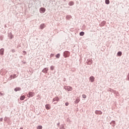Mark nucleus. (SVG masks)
I'll return each instance as SVG.
<instances>
[{"mask_svg": "<svg viewBox=\"0 0 129 129\" xmlns=\"http://www.w3.org/2000/svg\"><path fill=\"white\" fill-rule=\"evenodd\" d=\"M65 105H66V106H68V105H69V103H68V102H66Z\"/></svg>", "mask_w": 129, "mask_h": 129, "instance_id": "4be33fe9", "label": "nucleus"}, {"mask_svg": "<svg viewBox=\"0 0 129 129\" xmlns=\"http://www.w3.org/2000/svg\"><path fill=\"white\" fill-rule=\"evenodd\" d=\"M4 52H5V49L4 48H1L0 49V54L1 55H4Z\"/></svg>", "mask_w": 129, "mask_h": 129, "instance_id": "20e7f679", "label": "nucleus"}, {"mask_svg": "<svg viewBox=\"0 0 129 129\" xmlns=\"http://www.w3.org/2000/svg\"><path fill=\"white\" fill-rule=\"evenodd\" d=\"M40 28V29H41V30H42V29H44V28H45V24H41Z\"/></svg>", "mask_w": 129, "mask_h": 129, "instance_id": "0eeeda50", "label": "nucleus"}, {"mask_svg": "<svg viewBox=\"0 0 129 129\" xmlns=\"http://www.w3.org/2000/svg\"><path fill=\"white\" fill-rule=\"evenodd\" d=\"M47 71H48V69H47V68L44 69L42 71V72H43L45 73H47Z\"/></svg>", "mask_w": 129, "mask_h": 129, "instance_id": "4468645a", "label": "nucleus"}, {"mask_svg": "<svg viewBox=\"0 0 129 129\" xmlns=\"http://www.w3.org/2000/svg\"><path fill=\"white\" fill-rule=\"evenodd\" d=\"M51 55H53V54H51Z\"/></svg>", "mask_w": 129, "mask_h": 129, "instance_id": "bb28decb", "label": "nucleus"}, {"mask_svg": "<svg viewBox=\"0 0 129 129\" xmlns=\"http://www.w3.org/2000/svg\"><path fill=\"white\" fill-rule=\"evenodd\" d=\"M127 79H128V80H129V74L127 76Z\"/></svg>", "mask_w": 129, "mask_h": 129, "instance_id": "b1692460", "label": "nucleus"}, {"mask_svg": "<svg viewBox=\"0 0 129 129\" xmlns=\"http://www.w3.org/2000/svg\"><path fill=\"white\" fill-rule=\"evenodd\" d=\"M56 57L57 58H60V54L58 53L57 54H56Z\"/></svg>", "mask_w": 129, "mask_h": 129, "instance_id": "aec40b11", "label": "nucleus"}, {"mask_svg": "<svg viewBox=\"0 0 129 129\" xmlns=\"http://www.w3.org/2000/svg\"><path fill=\"white\" fill-rule=\"evenodd\" d=\"M45 108L47 110H49V109H51V106H50V104H47L45 105Z\"/></svg>", "mask_w": 129, "mask_h": 129, "instance_id": "7ed1b4c3", "label": "nucleus"}, {"mask_svg": "<svg viewBox=\"0 0 129 129\" xmlns=\"http://www.w3.org/2000/svg\"><path fill=\"white\" fill-rule=\"evenodd\" d=\"M50 69H51V70H54V66H51L50 67Z\"/></svg>", "mask_w": 129, "mask_h": 129, "instance_id": "5701e85b", "label": "nucleus"}, {"mask_svg": "<svg viewBox=\"0 0 129 129\" xmlns=\"http://www.w3.org/2000/svg\"><path fill=\"white\" fill-rule=\"evenodd\" d=\"M23 53H26V51H23Z\"/></svg>", "mask_w": 129, "mask_h": 129, "instance_id": "a878e982", "label": "nucleus"}, {"mask_svg": "<svg viewBox=\"0 0 129 129\" xmlns=\"http://www.w3.org/2000/svg\"><path fill=\"white\" fill-rule=\"evenodd\" d=\"M69 6H73V5H74V2H71L69 3Z\"/></svg>", "mask_w": 129, "mask_h": 129, "instance_id": "2eb2a0df", "label": "nucleus"}, {"mask_svg": "<svg viewBox=\"0 0 129 129\" xmlns=\"http://www.w3.org/2000/svg\"><path fill=\"white\" fill-rule=\"evenodd\" d=\"M105 4L106 5H109V0H105Z\"/></svg>", "mask_w": 129, "mask_h": 129, "instance_id": "dca6fc26", "label": "nucleus"}, {"mask_svg": "<svg viewBox=\"0 0 129 129\" xmlns=\"http://www.w3.org/2000/svg\"><path fill=\"white\" fill-rule=\"evenodd\" d=\"M15 91H20L21 90V88H16L14 89Z\"/></svg>", "mask_w": 129, "mask_h": 129, "instance_id": "ddd939ff", "label": "nucleus"}, {"mask_svg": "<svg viewBox=\"0 0 129 129\" xmlns=\"http://www.w3.org/2000/svg\"><path fill=\"white\" fill-rule=\"evenodd\" d=\"M45 12H46V9L44 8H41L40 9V13H41V14H44Z\"/></svg>", "mask_w": 129, "mask_h": 129, "instance_id": "f03ea898", "label": "nucleus"}, {"mask_svg": "<svg viewBox=\"0 0 129 129\" xmlns=\"http://www.w3.org/2000/svg\"><path fill=\"white\" fill-rule=\"evenodd\" d=\"M70 55V52L69 51H66L64 52V56L65 58H67V57H69Z\"/></svg>", "mask_w": 129, "mask_h": 129, "instance_id": "f257e3e1", "label": "nucleus"}, {"mask_svg": "<svg viewBox=\"0 0 129 129\" xmlns=\"http://www.w3.org/2000/svg\"><path fill=\"white\" fill-rule=\"evenodd\" d=\"M16 78L15 75L13 76V79Z\"/></svg>", "mask_w": 129, "mask_h": 129, "instance_id": "393cba45", "label": "nucleus"}, {"mask_svg": "<svg viewBox=\"0 0 129 129\" xmlns=\"http://www.w3.org/2000/svg\"><path fill=\"white\" fill-rule=\"evenodd\" d=\"M29 95L30 97H32V96H34V93L30 92Z\"/></svg>", "mask_w": 129, "mask_h": 129, "instance_id": "9d476101", "label": "nucleus"}, {"mask_svg": "<svg viewBox=\"0 0 129 129\" xmlns=\"http://www.w3.org/2000/svg\"><path fill=\"white\" fill-rule=\"evenodd\" d=\"M53 101H59V98L58 97H56L53 99Z\"/></svg>", "mask_w": 129, "mask_h": 129, "instance_id": "423d86ee", "label": "nucleus"}, {"mask_svg": "<svg viewBox=\"0 0 129 129\" xmlns=\"http://www.w3.org/2000/svg\"><path fill=\"white\" fill-rule=\"evenodd\" d=\"M90 80L91 82H93V81H94V77H91L90 78Z\"/></svg>", "mask_w": 129, "mask_h": 129, "instance_id": "1a4fd4ad", "label": "nucleus"}, {"mask_svg": "<svg viewBox=\"0 0 129 129\" xmlns=\"http://www.w3.org/2000/svg\"><path fill=\"white\" fill-rule=\"evenodd\" d=\"M96 114H102V112L101 111H95Z\"/></svg>", "mask_w": 129, "mask_h": 129, "instance_id": "39448f33", "label": "nucleus"}, {"mask_svg": "<svg viewBox=\"0 0 129 129\" xmlns=\"http://www.w3.org/2000/svg\"><path fill=\"white\" fill-rule=\"evenodd\" d=\"M72 89H73V88L71 87H68V88H67V90L68 91H72Z\"/></svg>", "mask_w": 129, "mask_h": 129, "instance_id": "6e6552de", "label": "nucleus"}, {"mask_svg": "<svg viewBox=\"0 0 129 129\" xmlns=\"http://www.w3.org/2000/svg\"><path fill=\"white\" fill-rule=\"evenodd\" d=\"M37 129H42V125H39V126H37Z\"/></svg>", "mask_w": 129, "mask_h": 129, "instance_id": "6ab92c4d", "label": "nucleus"}, {"mask_svg": "<svg viewBox=\"0 0 129 129\" xmlns=\"http://www.w3.org/2000/svg\"><path fill=\"white\" fill-rule=\"evenodd\" d=\"M79 101H80V99H77L75 101L76 103H78V102H79Z\"/></svg>", "mask_w": 129, "mask_h": 129, "instance_id": "f3484780", "label": "nucleus"}, {"mask_svg": "<svg viewBox=\"0 0 129 129\" xmlns=\"http://www.w3.org/2000/svg\"><path fill=\"white\" fill-rule=\"evenodd\" d=\"M122 54V53L121 52V51H119L117 53V56H121Z\"/></svg>", "mask_w": 129, "mask_h": 129, "instance_id": "f8f14e48", "label": "nucleus"}, {"mask_svg": "<svg viewBox=\"0 0 129 129\" xmlns=\"http://www.w3.org/2000/svg\"><path fill=\"white\" fill-rule=\"evenodd\" d=\"M80 35L81 36H84V32H81L80 33Z\"/></svg>", "mask_w": 129, "mask_h": 129, "instance_id": "a211bd4d", "label": "nucleus"}, {"mask_svg": "<svg viewBox=\"0 0 129 129\" xmlns=\"http://www.w3.org/2000/svg\"><path fill=\"white\" fill-rule=\"evenodd\" d=\"M25 98H26V97H25V96H22L20 97V100H24Z\"/></svg>", "mask_w": 129, "mask_h": 129, "instance_id": "9b49d317", "label": "nucleus"}, {"mask_svg": "<svg viewBox=\"0 0 129 129\" xmlns=\"http://www.w3.org/2000/svg\"><path fill=\"white\" fill-rule=\"evenodd\" d=\"M82 97H83V98H86V95H85V94H83V95H82Z\"/></svg>", "mask_w": 129, "mask_h": 129, "instance_id": "412c9836", "label": "nucleus"}]
</instances>
